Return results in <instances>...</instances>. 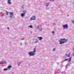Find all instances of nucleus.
Instances as JSON below:
<instances>
[{
    "label": "nucleus",
    "mask_w": 74,
    "mask_h": 74,
    "mask_svg": "<svg viewBox=\"0 0 74 74\" xmlns=\"http://www.w3.org/2000/svg\"><path fill=\"white\" fill-rule=\"evenodd\" d=\"M69 60V59H65V61H66V60Z\"/></svg>",
    "instance_id": "17"
},
{
    "label": "nucleus",
    "mask_w": 74,
    "mask_h": 74,
    "mask_svg": "<svg viewBox=\"0 0 74 74\" xmlns=\"http://www.w3.org/2000/svg\"><path fill=\"white\" fill-rule=\"evenodd\" d=\"M21 40H24V38H23L21 39Z\"/></svg>",
    "instance_id": "28"
},
{
    "label": "nucleus",
    "mask_w": 74,
    "mask_h": 74,
    "mask_svg": "<svg viewBox=\"0 0 74 74\" xmlns=\"http://www.w3.org/2000/svg\"><path fill=\"white\" fill-rule=\"evenodd\" d=\"M60 44H62L66 43L67 42V40L65 39H61L59 40Z\"/></svg>",
    "instance_id": "1"
},
{
    "label": "nucleus",
    "mask_w": 74,
    "mask_h": 74,
    "mask_svg": "<svg viewBox=\"0 0 74 74\" xmlns=\"http://www.w3.org/2000/svg\"><path fill=\"white\" fill-rule=\"evenodd\" d=\"M40 27V26H38V27H37V29H38Z\"/></svg>",
    "instance_id": "21"
},
{
    "label": "nucleus",
    "mask_w": 74,
    "mask_h": 74,
    "mask_svg": "<svg viewBox=\"0 0 74 74\" xmlns=\"http://www.w3.org/2000/svg\"><path fill=\"white\" fill-rule=\"evenodd\" d=\"M20 45H22V43H20Z\"/></svg>",
    "instance_id": "20"
},
{
    "label": "nucleus",
    "mask_w": 74,
    "mask_h": 74,
    "mask_svg": "<svg viewBox=\"0 0 74 74\" xmlns=\"http://www.w3.org/2000/svg\"><path fill=\"white\" fill-rule=\"evenodd\" d=\"M6 15H8V12L7 11H6Z\"/></svg>",
    "instance_id": "13"
},
{
    "label": "nucleus",
    "mask_w": 74,
    "mask_h": 74,
    "mask_svg": "<svg viewBox=\"0 0 74 74\" xmlns=\"http://www.w3.org/2000/svg\"><path fill=\"white\" fill-rule=\"evenodd\" d=\"M40 29L41 31H42V29Z\"/></svg>",
    "instance_id": "26"
},
{
    "label": "nucleus",
    "mask_w": 74,
    "mask_h": 74,
    "mask_svg": "<svg viewBox=\"0 0 74 74\" xmlns=\"http://www.w3.org/2000/svg\"><path fill=\"white\" fill-rule=\"evenodd\" d=\"M11 67H12V66H11V65H10V66H9L7 68L8 69H11Z\"/></svg>",
    "instance_id": "8"
},
{
    "label": "nucleus",
    "mask_w": 74,
    "mask_h": 74,
    "mask_svg": "<svg viewBox=\"0 0 74 74\" xmlns=\"http://www.w3.org/2000/svg\"><path fill=\"white\" fill-rule=\"evenodd\" d=\"M71 58H69V62H71Z\"/></svg>",
    "instance_id": "11"
},
{
    "label": "nucleus",
    "mask_w": 74,
    "mask_h": 74,
    "mask_svg": "<svg viewBox=\"0 0 74 74\" xmlns=\"http://www.w3.org/2000/svg\"><path fill=\"white\" fill-rule=\"evenodd\" d=\"M49 3H48L46 4V6H47V7H48V6H49Z\"/></svg>",
    "instance_id": "10"
},
{
    "label": "nucleus",
    "mask_w": 74,
    "mask_h": 74,
    "mask_svg": "<svg viewBox=\"0 0 74 74\" xmlns=\"http://www.w3.org/2000/svg\"><path fill=\"white\" fill-rule=\"evenodd\" d=\"M2 13H2V12H0V14H2Z\"/></svg>",
    "instance_id": "29"
},
{
    "label": "nucleus",
    "mask_w": 74,
    "mask_h": 74,
    "mask_svg": "<svg viewBox=\"0 0 74 74\" xmlns=\"http://www.w3.org/2000/svg\"><path fill=\"white\" fill-rule=\"evenodd\" d=\"M29 27L30 28H33V26H32V25H30L29 26Z\"/></svg>",
    "instance_id": "9"
},
{
    "label": "nucleus",
    "mask_w": 74,
    "mask_h": 74,
    "mask_svg": "<svg viewBox=\"0 0 74 74\" xmlns=\"http://www.w3.org/2000/svg\"><path fill=\"white\" fill-rule=\"evenodd\" d=\"M2 63H3V64H4V63H5V62L4 61H2Z\"/></svg>",
    "instance_id": "12"
},
{
    "label": "nucleus",
    "mask_w": 74,
    "mask_h": 74,
    "mask_svg": "<svg viewBox=\"0 0 74 74\" xmlns=\"http://www.w3.org/2000/svg\"><path fill=\"white\" fill-rule=\"evenodd\" d=\"M3 70H4V71H7V69L6 68H5Z\"/></svg>",
    "instance_id": "15"
},
{
    "label": "nucleus",
    "mask_w": 74,
    "mask_h": 74,
    "mask_svg": "<svg viewBox=\"0 0 74 74\" xmlns=\"http://www.w3.org/2000/svg\"><path fill=\"white\" fill-rule=\"evenodd\" d=\"M7 29H8V30H9V29H10V28H9V27H8Z\"/></svg>",
    "instance_id": "22"
},
{
    "label": "nucleus",
    "mask_w": 74,
    "mask_h": 74,
    "mask_svg": "<svg viewBox=\"0 0 74 74\" xmlns=\"http://www.w3.org/2000/svg\"><path fill=\"white\" fill-rule=\"evenodd\" d=\"M10 18H13V17H14L13 16H10Z\"/></svg>",
    "instance_id": "16"
},
{
    "label": "nucleus",
    "mask_w": 74,
    "mask_h": 74,
    "mask_svg": "<svg viewBox=\"0 0 74 74\" xmlns=\"http://www.w3.org/2000/svg\"><path fill=\"white\" fill-rule=\"evenodd\" d=\"M65 56H67V54H66L65 55Z\"/></svg>",
    "instance_id": "24"
},
{
    "label": "nucleus",
    "mask_w": 74,
    "mask_h": 74,
    "mask_svg": "<svg viewBox=\"0 0 74 74\" xmlns=\"http://www.w3.org/2000/svg\"><path fill=\"white\" fill-rule=\"evenodd\" d=\"M38 38L39 40H42L43 38L42 37H38Z\"/></svg>",
    "instance_id": "5"
},
{
    "label": "nucleus",
    "mask_w": 74,
    "mask_h": 74,
    "mask_svg": "<svg viewBox=\"0 0 74 74\" xmlns=\"http://www.w3.org/2000/svg\"><path fill=\"white\" fill-rule=\"evenodd\" d=\"M62 26L64 29H67L69 27V26L67 25H63Z\"/></svg>",
    "instance_id": "3"
},
{
    "label": "nucleus",
    "mask_w": 74,
    "mask_h": 74,
    "mask_svg": "<svg viewBox=\"0 0 74 74\" xmlns=\"http://www.w3.org/2000/svg\"><path fill=\"white\" fill-rule=\"evenodd\" d=\"M13 14L12 13V12H10V14L11 15H13Z\"/></svg>",
    "instance_id": "14"
},
{
    "label": "nucleus",
    "mask_w": 74,
    "mask_h": 74,
    "mask_svg": "<svg viewBox=\"0 0 74 74\" xmlns=\"http://www.w3.org/2000/svg\"><path fill=\"white\" fill-rule=\"evenodd\" d=\"M8 3L9 4H11V0H8Z\"/></svg>",
    "instance_id": "7"
},
{
    "label": "nucleus",
    "mask_w": 74,
    "mask_h": 74,
    "mask_svg": "<svg viewBox=\"0 0 74 74\" xmlns=\"http://www.w3.org/2000/svg\"><path fill=\"white\" fill-rule=\"evenodd\" d=\"M67 66H68V65L67 64L66 66V67L67 68Z\"/></svg>",
    "instance_id": "19"
},
{
    "label": "nucleus",
    "mask_w": 74,
    "mask_h": 74,
    "mask_svg": "<svg viewBox=\"0 0 74 74\" xmlns=\"http://www.w3.org/2000/svg\"><path fill=\"white\" fill-rule=\"evenodd\" d=\"M53 51H55V48H54L53 49Z\"/></svg>",
    "instance_id": "23"
},
{
    "label": "nucleus",
    "mask_w": 74,
    "mask_h": 74,
    "mask_svg": "<svg viewBox=\"0 0 74 74\" xmlns=\"http://www.w3.org/2000/svg\"><path fill=\"white\" fill-rule=\"evenodd\" d=\"M25 13H22L21 14V17H23V16H25Z\"/></svg>",
    "instance_id": "6"
},
{
    "label": "nucleus",
    "mask_w": 74,
    "mask_h": 74,
    "mask_svg": "<svg viewBox=\"0 0 74 74\" xmlns=\"http://www.w3.org/2000/svg\"><path fill=\"white\" fill-rule=\"evenodd\" d=\"M35 19H36V17L34 16L31 18V21H32L33 20H35Z\"/></svg>",
    "instance_id": "4"
},
{
    "label": "nucleus",
    "mask_w": 74,
    "mask_h": 74,
    "mask_svg": "<svg viewBox=\"0 0 74 74\" xmlns=\"http://www.w3.org/2000/svg\"><path fill=\"white\" fill-rule=\"evenodd\" d=\"M52 33H55V32H54V31H53V32H52Z\"/></svg>",
    "instance_id": "25"
},
{
    "label": "nucleus",
    "mask_w": 74,
    "mask_h": 74,
    "mask_svg": "<svg viewBox=\"0 0 74 74\" xmlns=\"http://www.w3.org/2000/svg\"><path fill=\"white\" fill-rule=\"evenodd\" d=\"M35 43H36V42H37V40H36V41L34 42Z\"/></svg>",
    "instance_id": "18"
},
{
    "label": "nucleus",
    "mask_w": 74,
    "mask_h": 74,
    "mask_svg": "<svg viewBox=\"0 0 74 74\" xmlns=\"http://www.w3.org/2000/svg\"><path fill=\"white\" fill-rule=\"evenodd\" d=\"M69 56H70L69 55H68L67 56V57H69Z\"/></svg>",
    "instance_id": "27"
},
{
    "label": "nucleus",
    "mask_w": 74,
    "mask_h": 74,
    "mask_svg": "<svg viewBox=\"0 0 74 74\" xmlns=\"http://www.w3.org/2000/svg\"><path fill=\"white\" fill-rule=\"evenodd\" d=\"M36 48H35L33 51L29 52L28 53L29 55L30 56H33V55H35V54H34V53L36 52Z\"/></svg>",
    "instance_id": "2"
}]
</instances>
